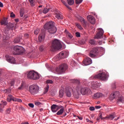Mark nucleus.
Listing matches in <instances>:
<instances>
[{
    "label": "nucleus",
    "instance_id": "12",
    "mask_svg": "<svg viewBox=\"0 0 124 124\" xmlns=\"http://www.w3.org/2000/svg\"><path fill=\"white\" fill-rule=\"evenodd\" d=\"M120 95H121L120 92H119V91H116L110 95L109 99L110 100H113L116 98H118Z\"/></svg>",
    "mask_w": 124,
    "mask_h": 124
},
{
    "label": "nucleus",
    "instance_id": "49",
    "mask_svg": "<svg viewBox=\"0 0 124 124\" xmlns=\"http://www.w3.org/2000/svg\"><path fill=\"white\" fill-rule=\"evenodd\" d=\"M44 46H40V51H43L44 50Z\"/></svg>",
    "mask_w": 124,
    "mask_h": 124
},
{
    "label": "nucleus",
    "instance_id": "47",
    "mask_svg": "<svg viewBox=\"0 0 124 124\" xmlns=\"http://www.w3.org/2000/svg\"><path fill=\"white\" fill-rule=\"evenodd\" d=\"M83 0H76L77 4H80L82 2Z\"/></svg>",
    "mask_w": 124,
    "mask_h": 124
},
{
    "label": "nucleus",
    "instance_id": "33",
    "mask_svg": "<svg viewBox=\"0 0 124 124\" xmlns=\"http://www.w3.org/2000/svg\"><path fill=\"white\" fill-rule=\"evenodd\" d=\"M50 10V8L47 9V8H45L43 10V13L44 14H46Z\"/></svg>",
    "mask_w": 124,
    "mask_h": 124
},
{
    "label": "nucleus",
    "instance_id": "10",
    "mask_svg": "<svg viewBox=\"0 0 124 124\" xmlns=\"http://www.w3.org/2000/svg\"><path fill=\"white\" fill-rule=\"evenodd\" d=\"M99 53L97 47H94L92 49L89 53V56L91 58H95L96 55Z\"/></svg>",
    "mask_w": 124,
    "mask_h": 124
},
{
    "label": "nucleus",
    "instance_id": "64",
    "mask_svg": "<svg viewBox=\"0 0 124 124\" xmlns=\"http://www.w3.org/2000/svg\"><path fill=\"white\" fill-rule=\"evenodd\" d=\"M3 7V4L2 3V2H0V7Z\"/></svg>",
    "mask_w": 124,
    "mask_h": 124
},
{
    "label": "nucleus",
    "instance_id": "51",
    "mask_svg": "<svg viewBox=\"0 0 124 124\" xmlns=\"http://www.w3.org/2000/svg\"><path fill=\"white\" fill-rule=\"evenodd\" d=\"M42 104L40 102H36L35 103V105L36 106H40Z\"/></svg>",
    "mask_w": 124,
    "mask_h": 124
},
{
    "label": "nucleus",
    "instance_id": "1",
    "mask_svg": "<svg viewBox=\"0 0 124 124\" xmlns=\"http://www.w3.org/2000/svg\"><path fill=\"white\" fill-rule=\"evenodd\" d=\"M70 82L75 85V86H74V89L77 91H79L81 94L85 95L87 93H90L91 92L90 89L88 88H82L80 84V81L79 80L76 79H70Z\"/></svg>",
    "mask_w": 124,
    "mask_h": 124
},
{
    "label": "nucleus",
    "instance_id": "45",
    "mask_svg": "<svg viewBox=\"0 0 124 124\" xmlns=\"http://www.w3.org/2000/svg\"><path fill=\"white\" fill-rule=\"evenodd\" d=\"M15 83V81L14 80H12L10 82L11 86H14V84Z\"/></svg>",
    "mask_w": 124,
    "mask_h": 124
},
{
    "label": "nucleus",
    "instance_id": "40",
    "mask_svg": "<svg viewBox=\"0 0 124 124\" xmlns=\"http://www.w3.org/2000/svg\"><path fill=\"white\" fill-rule=\"evenodd\" d=\"M49 85H47V86L46 87V88L45 89V91L44 92V94H46L47 93L48 91V89H49Z\"/></svg>",
    "mask_w": 124,
    "mask_h": 124
},
{
    "label": "nucleus",
    "instance_id": "44",
    "mask_svg": "<svg viewBox=\"0 0 124 124\" xmlns=\"http://www.w3.org/2000/svg\"><path fill=\"white\" fill-rule=\"evenodd\" d=\"M23 88H24L23 83H22L20 86L18 87V89L19 90H22Z\"/></svg>",
    "mask_w": 124,
    "mask_h": 124
},
{
    "label": "nucleus",
    "instance_id": "63",
    "mask_svg": "<svg viewBox=\"0 0 124 124\" xmlns=\"http://www.w3.org/2000/svg\"><path fill=\"white\" fill-rule=\"evenodd\" d=\"M112 88L113 89H116V84H114L113 85H112Z\"/></svg>",
    "mask_w": 124,
    "mask_h": 124
},
{
    "label": "nucleus",
    "instance_id": "22",
    "mask_svg": "<svg viewBox=\"0 0 124 124\" xmlns=\"http://www.w3.org/2000/svg\"><path fill=\"white\" fill-rule=\"evenodd\" d=\"M14 24L13 23H7V29H8V30H11L13 29V28H14Z\"/></svg>",
    "mask_w": 124,
    "mask_h": 124
},
{
    "label": "nucleus",
    "instance_id": "30",
    "mask_svg": "<svg viewBox=\"0 0 124 124\" xmlns=\"http://www.w3.org/2000/svg\"><path fill=\"white\" fill-rule=\"evenodd\" d=\"M115 118V115L112 114H109L106 117V118H108V119H110V120H112Z\"/></svg>",
    "mask_w": 124,
    "mask_h": 124
},
{
    "label": "nucleus",
    "instance_id": "59",
    "mask_svg": "<svg viewBox=\"0 0 124 124\" xmlns=\"http://www.w3.org/2000/svg\"><path fill=\"white\" fill-rule=\"evenodd\" d=\"M62 2L65 5H66V6H67V4L66 3V2H65V1L64 0H62Z\"/></svg>",
    "mask_w": 124,
    "mask_h": 124
},
{
    "label": "nucleus",
    "instance_id": "15",
    "mask_svg": "<svg viewBox=\"0 0 124 124\" xmlns=\"http://www.w3.org/2000/svg\"><path fill=\"white\" fill-rule=\"evenodd\" d=\"M83 63L85 65H89L92 63V60L90 58L87 57L84 59Z\"/></svg>",
    "mask_w": 124,
    "mask_h": 124
},
{
    "label": "nucleus",
    "instance_id": "13",
    "mask_svg": "<svg viewBox=\"0 0 124 124\" xmlns=\"http://www.w3.org/2000/svg\"><path fill=\"white\" fill-rule=\"evenodd\" d=\"M101 84L97 81H93L91 82V88L93 89H96L100 87Z\"/></svg>",
    "mask_w": 124,
    "mask_h": 124
},
{
    "label": "nucleus",
    "instance_id": "20",
    "mask_svg": "<svg viewBox=\"0 0 124 124\" xmlns=\"http://www.w3.org/2000/svg\"><path fill=\"white\" fill-rule=\"evenodd\" d=\"M45 32H42V33L39 36V42H42L43 40H44L45 38Z\"/></svg>",
    "mask_w": 124,
    "mask_h": 124
},
{
    "label": "nucleus",
    "instance_id": "62",
    "mask_svg": "<svg viewBox=\"0 0 124 124\" xmlns=\"http://www.w3.org/2000/svg\"><path fill=\"white\" fill-rule=\"evenodd\" d=\"M101 108V106H96V107H95V108L96 109H100V108Z\"/></svg>",
    "mask_w": 124,
    "mask_h": 124
},
{
    "label": "nucleus",
    "instance_id": "17",
    "mask_svg": "<svg viewBox=\"0 0 124 124\" xmlns=\"http://www.w3.org/2000/svg\"><path fill=\"white\" fill-rule=\"evenodd\" d=\"M103 35H104V32L99 31L94 36V38L95 39H102L103 37Z\"/></svg>",
    "mask_w": 124,
    "mask_h": 124
},
{
    "label": "nucleus",
    "instance_id": "34",
    "mask_svg": "<svg viewBox=\"0 0 124 124\" xmlns=\"http://www.w3.org/2000/svg\"><path fill=\"white\" fill-rule=\"evenodd\" d=\"M67 2H68V4L70 5H72L74 4V0H67Z\"/></svg>",
    "mask_w": 124,
    "mask_h": 124
},
{
    "label": "nucleus",
    "instance_id": "11",
    "mask_svg": "<svg viewBox=\"0 0 124 124\" xmlns=\"http://www.w3.org/2000/svg\"><path fill=\"white\" fill-rule=\"evenodd\" d=\"M12 37V34H11V32H8V31H4L3 32V39L4 40L7 41L9 39L11 38V37Z\"/></svg>",
    "mask_w": 124,
    "mask_h": 124
},
{
    "label": "nucleus",
    "instance_id": "7",
    "mask_svg": "<svg viewBox=\"0 0 124 124\" xmlns=\"http://www.w3.org/2000/svg\"><path fill=\"white\" fill-rule=\"evenodd\" d=\"M14 50L16 52L15 53H14L15 55H21L23 54V53L25 52L24 48L19 46H16L14 47Z\"/></svg>",
    "mask_w": 124,
    "mask_h": 124
},
{
    "label": "nucleus",
    "instance_id": "39",
    "mask_svg": "<svg viewBox=\"0 0 124 124\" xmlns=\"http://www.w3.org/2000/svg\"><path fill=\"white\" fill-rule=\"evenodd\" d=\"M63 96V91L62 90H60L59 92V96L61 98H62Z\"/></svg>",
    "mask_w": 124,
    "mask_h": 124
},
{
    "label": "nucleus",
    "instance_id": "16",
    "mask_svg": "<svg viewBox=\"0 0 124 124\" xmlns=\"http://www.w3.org/2000/svg\"><path fill=\"white\" fill-rule=\"evenodd\" d=\"M62 108V106H59L56 105H53L51 106V109L53 112H56L59 108Z\"/></svg>",
    "mask_w": 124,
    "mask_h": 124
},
{
    "label": "nucleus",
    "instance_id": "29",
    "mask_svg": "<svg viewBox=\"0 0 124 124\" xmlns=\"http://www.w3.org/2000/svg\"><path fill=\"white\" fill-rule=\"evenodd\" d=\"M64 111L65 109L63 108H62L57 112V115L59 116L61 115L62 114Z\"/></svg>",
    "mask_w": 124,
    "mask_h": 124
},
{
    "label": "nucleus",
    "instance_id": "31",
    "mask_svg": "<svg viewBox=\"0 0 124 124\" xmlns=\"http://www.w3.org/2000/svg\"><path fill=\"white\" fill-rule=\"evenodd\" d=\"M30 5L31 7H34L35 5V0H29Z\"/></svg>",
    "mask_w": 124,
    "mask_h": 124
},
{
    "label": "nucleus",
    "instance_id": "54",
    "mask_svg": "<svg viewBox=\"0 0 124 124\" xmlns=\"http://www.w3.org/2000/svg\"><path fill=\"white\" fill-rule=\"evenodd\" d=\"M10 91V90L9 89H5V90H4V93H9Z\"/></svg>",
    "mask_w": 124,
    "mask_h": 124
},
{
    "label": "nucleus",
    "instance_id": "4",
    "mask_svg": "<svg viewBox=\"0 0 124 124\" xmlns=\"http://www.w3.org/2000/svg\"><path fill=\"white\" fill-rule=\"evenodd\" d=\"M27 77L30 79L36 80L39 79V75L38 73L33 71H31L28 73Z\"/></svg>",
    "mask_w": 124,
    "mask_h": 124
},
{
    "label": "nucleus",
    "instance_id": "6",
    "mask_svg": "<svg viewBox=\"0 0 124 124\" xmlns=\"http://www.w3.org/2000/svg\"><path fill=\"white\" fill-rule=\"evenodd\" d=\"M67 68L68 66L66 63H62L60 65L59 67L56 68V71L58 74H61L64 72Z\"/></svg>",
    "mask_w": 124,
    "mask_h": 124
},
{
    "label": "nucleus",
    "instance_id": "43",
    "mask_svg": "<svg viewBox=\"0 0 124 124\" xmlns=\"http://www.w3.org/2000/svg\"><path fill=\"white\" fill-rule=\"evenodd\" d=\"M14 101L17 102H22V100H21V99H17V98L15 97V99Z\"/></svg>",
    "mask_w": 124,
    "mask_h": 124
},
{
    "label": "nucleus",
    "instance_id": "19",
    "mask_svg": "<svg viewBox=\"0 0 124 124\" xmlns=\"http://www.w3.org/2000/svg\"><path fill=\"white\" fill-rule=\"evenodd\" d=\"M15 98V97H13L11 94H9L8 95L7 97V101L8 102H11V101H14V99Z\"/></svg>",
    "mask_w": 124,
    "mask_h": 124
},
{
    "label": "nucleus",
    "instance_id": "27",
    "mask_svg": "<svg viewBox=\"0 0 124 124\" xmlns=\"http://www.w3.org/2000/svg\"><path fill=\"white\" fill-rule=\"evenodd\" d=\"M7 104V103L5 101H1V102L0 103V106L1 107V108H4V106H6Z\"/></svg>",
    "mask_w": 124,
    "mask_h": 124
},
{
    "label": "nucleus",
    "instance_id": "9",
    "mask_svg": "<svg viewBox=\"0 0 124 124\" xmlns=\"http://www.w3.org/2000/svg\"><path fill=\"white\" fill-rule=\"evenodd\" d=\"M68 55V53L66 51H62L59 53L56 57H55L54 59H55L56 58H58L59 60L60 59H64Z\"/></svg>",
    "mask_w": 124,
    "mask_h": 124
},
{
    "label": "nucleus",
    "instance_id": "42",
    "mask_svg": "<svg viewBox=\"0 0 124 124\" xmlns=\"http://www.w3.org/2000/svg\"><path fill=\"white\" fill-rule=\"evenodd\" d=\"M46 83L47 84H53V81L51 79H48L46 80Z\"/></svg>",
    "mask_w": 124,
    "mask_h": 124
},
{
    "label": "nucleus",
    "instance_id": "14",
    "mask_svg": "<svg viewBox=\"0 0 124 124\" xmlns=\"http://www.w3.org/2000/svg\"><path fill=\"white\" fill-rule=\"evenodd\" d=\"M6 61L10 63H15V58H14L13 57L11 56L6 55Z\"/></svg>",
    "mask_w": 124,
    "mask_h": 124
},
{
    "label": "nucleus",
    "instance_id": "3",
    "mask_svg": "<svg viewBox=\"0 0 124 124\" xmlns=\"http://www.w3.org/2000/svg\"><path fill=\"white\" fill-rule=\"evenodd\" d=\"M44 31H46V30H51L52 31H57V29L56 27L54 26V23L52 21H49L46 23L44 26Z\"/></svg>",
    "mask_w": 124,
    "mask_h": 124
},
{
    "label": "nucleus",
    "instance_id": "5",
    "mask_svg": "<svg viewBox=\"0 0 124 124\" xmlns=\"http://www.w3.org/2000/svg\"><path fill=\"white\" fill-rule=\"evenodd\" d=\"M39 90V87L37 85H31L29 87V92L32 95L38 93Z\"/></svg>",
    "mask_w": 124,
    "mask_h": 124
},
{
    "label": "nucleus",
    "instance_id": "41",
    "mask_svg": "<svg viewBox=\"0 0 124 124\" xmlns=\"http://www.w3.org/2000/svg\"><path fill=\"white\" fill-rule=\"evenodd\" d=\"M11 112V108H8L5 111L6 114H9Z\"/></svg>",
    "mask_w": 124,
    "mask_h": 124
},
{
    "label": "nucleus",
    "instance_id": "55",
    "mask_svg": "<svg viewBox=\"0 0 124 124\" xmlns=\"http://www.w3.org/2000/svg\"><path fill=\"white\" fill-rule=\"evenodd\" d=\"M99 117L101 119H102V120L103 119V117H102V113H99Z\"/></svg>",
    "mask_w": 124,
    "mask_h": 124
},
{
    "label": "nucleus",
    "instance_id": "28",
    "mask_svg": "<svg viewBox=\"0 0 124 124\" xmlns=\"http://www.w3.org/2000/svg\"><path fill=\"white\" fill-rule=\"evenodd\" d=\"M22 41V39H21V37H17L16 38L14 42L15 44H18L20 42H21Z\"/></svg>",
    "mask_w": 124,
    "mask_h": 124
},
{
    "label": "nucleus",
    "instance_id": "18",
    "mask_svg": "<svg viewBox=\"0 0 124 124\" xmlns=\"http://www.w3.org/2000/svg\"><path fill=\"white\" fill-rule=\"evenodd\" d=\"M87 20L92 24H94L95 23V18L92 16H87Z\"/></svg>",
    "mask_w": 124,
    "mask_h": 124
},
{
    "label": "nucleus",
    "instance_id": "60",
    "mask_svg": "<svg viewBox=\"0 0 124 124\" xmlns=\"http://www.w3.org/2000/svg\"><path fill=\"white\" fill-rule=\"evenodd\" d=\"M24 36L26 37V38H28L29 37V34L27 33L25 34Z\"/></svg>",
    "mask_w": 124,
    "mask_h": 124
},
{
    "label": "nucleus",
    "instance_id": "8",
    "mask_svg": "<svg viewBox=\"0 0 124 124\" xmlns=\"http://www.w3.org/2000/svg\"><path fill=\"white\" fill-rule=\"evenodd\" d=\"M94 78H98L101 80L106 81L108 80L107 76L105 73H101L94 76Z\"/></svg>",
    "mask_w": 124,
    "mask_h": 124
},
{
    "label": "nucleus",
    "instance_id": "56",
    "mask_svg": "<svg viewBox=\"0 0 124 124\" xmlns=\"http://www.w3.org/2000/svg\"><path fill=\"white\" fill-rule=\"evenodd\" d=\"M2 112H3V108L0 106V113H2Z\"/></svg>",
    "mask_w": 124,
    "mask_h": 124
},
{
    "label": "nucleus",
    "instance_id": "46",
    "mask_svg": "<svg viewBox=\"0 0 124 124\" xmlns=\"http://www.w3.org/2000/svg\"><path fill=\"white\" fill-rule=\"evenodd\" d=\"M76 36L77 37H80V33L79 32H76Z\"/></svg>",
    "mask_w": 124,
    "mask_h": 124
},
{
    "label": "nucleus",
    "instance_id": "58",
    "mask_svg": "<svg viewBox=\"0 0 124 124\" xmlns=\"http://www.w3.org/2000/svg\"><path fill=\"white\" fill-rule=\"evenodd\" d=\"M86 121H87V122H91V123H93V121H91L89 120V119H86Z\"/></svg>",
    "mask_w": 124,
    "mask_h": 124
},
{
    "label": "nucleus",
    "instance_id": "38",
    "mask_svg": "<svg viewBox=\"0 0 124 124\" xmlns=\"http://www.w3.org/2000/svg\"><path fill=\"white\" fill-rule=\"evenodd\" d=\"M66 94L67 96H68L69 97H71V96L72 95L71 93V92H70L69 90H66Z\"/></svg>",
    "mask_w": 124,
    "mask_h": 124
},
{
    "label": "nucleus",
    "instance_id": "32",
    "mask_svg": "<svg viewBox=\"0 0 124 124\" xmlns=\"http://www.w3.org/2000/svg\"><path fill=\"white\" fill-rule=\"evenodd\" d=\"M76 26H77V28H78V30L80 31H82V30H83V28L81 27L80 24L76 23Z\"/></svg>",
    "mask_w": 124,
    "mask_h": 124
},
{
    "label": "nucleus",
    "instance_id": "2",
    "mask_svg": "<svg viewBox=\"0 0 124 124\" xmlns=\"http://www.w3.org/2000/svg\"><path fill=\"white\" fill-rule=\"evenodd\" d=\"M62 47V46L58 39H55L53 40L52 43V46L51 47V50L52 51H54L56 50H59L61 49Z\"/></svg>",
    "mask_w": 124,
    "mask_h": 124
},
{
    "label": "nucleus",
    "instance_id": "53",
    "mask_svg": "<svg viewBox=\"0 0 124 124\" xmlns=\"http://www.w3.org/2000/svg\"><path fill=\"white\" fill-rule=\"evenodd\" d=\"M10 16H11V17H15V14H14L13 13V12H12V13H11Z\"/></svg>",
    "mask_w": 124,
    "mask_h": 124
},
{
    "label": "nucleus",
    "instance_id": "61",
    "mask_svg": "<svg viewBox=\"0 0 124 124\" xmlns=\"http://www.w3.org/2000/svg\"><path fill=\"white\" fill-rule=\"evenodd\" d=\"M99 45H102V42L101 41H98Z\"/></svg>",
    "mask_w": 124,
    "mask_h": 124
},
{
    "label": "nucleus",
    "instance_id": "37",
    "mask_svg": "<svg viewBox=\"0 0 124 124\" xmlns=\"http://www.w3.org/2000/svg\"><path fill=\"white\" fill-rule=\"evenodd\" d=\"M55 16L58 19H62V16L61 14H56Z\"/></svg>",
    "mask_w": 124,
    "mask_h": 124
},
{
    "label": "nucleus",
    "instance_id": "23",
    "mask_svg": "<svg viewBox=\"0 0 124 124\" xmlns=\"http://www.w3.org/2000/svg\"><path fill=\"white\" fill-rule=\"evenodd\" d=\"M79 20L81 23L82 24L83 26L84 27H86V22H85L84 18L82 17H80Z\"/></svg>",
    "mask_w": 124,
    "mask_h": 124
},
{
    "label": "nucleus",
    "instance_id": "50",
    "mask_svg": "<svg viewBox=\"0 0 124 124\" xmlns=\"http://www.w3.org/2000/svg\"><path fill=\"white\" fill-rule=\"evenodd\" d=\"M28 106L31 108H34V105L33 104H31V103L29 104Z\"/></svg>",
    "mask_w": 124,
    "mask_h": 124
},
{
    "label": "nucleus",
    "instance_id": "26",
    "mask_svg": "<svg viewBox=\"0 0 124 124\" xmlns=\"http://www.w3.org/2000/svg\"><path fill=\"white\" fill-rule=\"evenodd\" d=\"M1 25H6L8 24L7 22V19L4 18L1 21H0Z\"/></svg>",
    "mask_w": 124,
    "mask_h": 124
},
{
    "label": "nucleus",
    "instance_id": "35",
    "mask_svg": "<svg viewBox=\"0 0 124 124\" xmlns=\"http://www.w3.org/2000/svg\"><path fill=\"white\" fill-rule=\"evenodd\" d=\"M89 43L91 45H96V43L94 41V39H91L89 41Z\"/></svg>",
    "mask_w": 124,
    "mask_h": 124
},
{
    "label": "nucleus",
    "instance_id": "36",
    "mask_svg": "<svg viewBox=\"0 0 124 124\" xmlns=\"http://www.w3.org/2000/svg\"><path fill=\"white\" fill-rule=\"evenodd\" d=\"M66 37H68L70 39L72 38L73 36L70 33H69V32H66Z\"/></svg>",
    "mask_w": 124,
    "mask_h": 124
},
{
    "label": "nucleus",
    "instance_id": "52",
    "mask_svg": "<svg viewBox=\"0 0 124 124\" xmlns=\"http://www.w3.org/2000/svg\"><path fill=\"white\" fill-rule=\"evenodd\" d=\"M89 110H91V111H94L95 110V108L93 107H91L89 108Z\"/></svg>",
    "mask_w": 124,
    "mask_h": 124
},
{
    "label": "nucleus",
    "instance_id": "48",
    "mask_svg": "<svg viewBox=\"0 0 124 124\" xmlns=\"http://www.w3.org/2000/svg\"><path fill=\"white\" fill-rule=\"evenodd\" d=\"M24 13L22 10L20 11V15L21 17H23Z\"/></svg>",
    "mask_w": 124,
    "mask_h": 124
},
{
    "label": "nucleus",
    "instance_id": "25",
    "mask_svg": "<svg viewBox=\"0 0 124 124\" xmlns=\"http://www.w3.org/2000/svg\"><path fill=\"white\" fill-rule=\"evenodd\" d=\"M103 96V94L102 93H96L94 94V97L98 99L101 97Z\"/></svg>",
    "mask_w": 124,
    "mask_h": 124
},
{
    "label": "nucleus",
    "instance_id": "24",
    "mask_svg": "<svg viewBox=\"0 0 124 124\" xmlns=\"http://www.w3.org/2000/svg\"><path fill=\"white\" fill-rule=\"evenodd\" d=\"M118 102H121L122 103H124V97L120 95V96L118 97Z\"/></svg>",
    "mask_w": 124,
    "mask_h": 124
},
{
    "label": "nucleus",
    "instance_id": "21",
    "mask_svg": "<svg viewBox=\"0 0 124 124\" xmlns=\"http://www.w3.org/2000/svg\"><path fill=\"white\" fill-rule=\"evenodd\" d=\"M78 91H80V90H77L76 92H74V97L77 99H78L80 95V92H78Z\"/></svg>",
    "mask_w": 124,
    "mask_h": 124
},
{
    "label": "nucleus",
    "instance_id": "57",
    "mask_svg": "<svg viewBox=\"0 0 124 124\" xmlns=\"http://www.w3.org/2000/svg\"><path fill=\"white\" fill-rule=\"evenodd\" d=\"M98 31H104L103 30L102 28L97 29Z\"/></svg>",
    "mask_w": 124,
    "mask_h": 124
}]
</instances>
